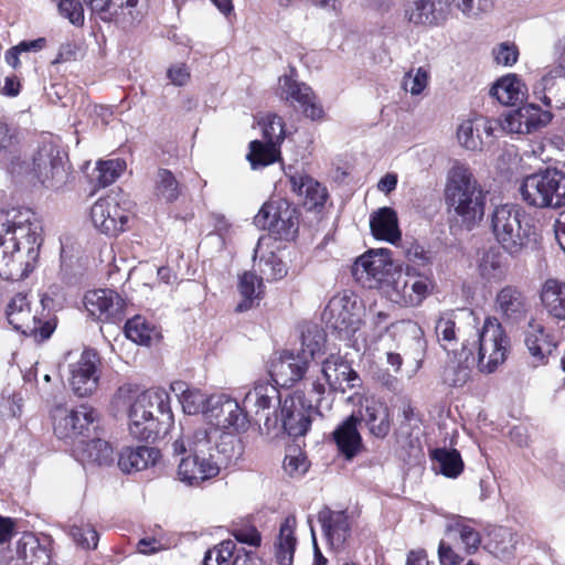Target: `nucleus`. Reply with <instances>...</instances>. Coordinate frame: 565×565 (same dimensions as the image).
<instances>
[{"label": "nucleus", "instance_id": "f257e3e1", "mask_svg": "<svg viewBox=\"0 0 565 565\" xmlns=\"http://www.w3.org/2000/svg\"><path fill=\"white\" fill-rule=\"evenodd\" d=\"M42 225L28 207L0 211V277L19 280L33 269L41 245Z\"/></svg>", "mask_w": 565, "mask_h": 565}, {"label": "nucleus", "instance_id": "f03ea898", "mask_svg": "<svg viewBox=\"0 0 565 565\" xmlns=\"http://www.w3.org/2000/svg\"><path fill=\"white\" fill-rule=\"evenodd\" d=\"M509 340L495 318H487L481 330L472 339H463L458 353V365L448 366L445 381L452 386H462L470 377L473 365L482 373H492L507 359Z\"/></svg>", "mask_w": 565, "mask_h": 565}, {"label": "nucleus", "instance_id": "7ed1b4c3", "mask_svg": "<svg viewBox=\"0 0 565 565\" xmlns=\"http://www.w3.org/2000/svg\"><path fill=\"white\" fill-rule=\"evenodd\" d=\"M118 408L125 409L130 435L143 441H153L160 434V419L154 412L164 417V423L173 420L168 392L160 387L140 391L132 385H122L115 395Z\"/></svg>", "mask_w": 565, "mask_h": 565}, {"label": "nucleus", "instance_id": "20e7f679", "mask_svg": "<svg viewBox=\"0 0 565 565\" xmlns=\"http://www.w3.org/2000/svg\"><path fill=\"white\" fill-rule=\"evenodd\" d=\"M487 193L467 164L456 161L449 169L445 201L451 217L460 226L470 231L482 221Z\"/></svg>", "mask_w": 565, "mask_h": 565}, {"label": "nucleus", "instance_id": "39448f33", "mask_svg": "<svg viewBox=\"0 0 565 565\" xmlns=\"http://www.w3.org/2000/svg\"><path fill=\"white\" fill-rule=\"evenodd\" d=\"M10 171L28 183L58 190L68 180V157L52 140H43L34 150L30 161H12Z\"/></svg>", "mask_w": 565, "mask_h": 565}, {"label": "nucleus", "instance_id": "423d86ee", "mask_svg": "<svg viewBox=\"0 0 565 565\" xmlns=\"http://www.w3.org/2000/svg\"><path fill=\"white\" fill-rule=\"evenodd\" d=\"M489 220L495 242L512 257L523 255L537 243L539 235L532 217L518 204L495 206Z\"/></svg>", "mask_w": 565, "mask_h": 565}, {"label": "nucleus", "instance_id": "0eeeda50", "mask_svg": "<svg viewBox=\"0 0 565 565\" xmlns=\"http://www.w3.org/2000/svg\"><path fill=\"white\" fill-rule=\"evenodd\" d=\"M172 449L174 455H212L214 459L226 463L239 456V440L232 433L221 431L206 424L183 431L172 443Z\"/></svg>", "mask_w": 565, "mask_h": 565}, {"label": "nucleus", "instance_id": "6e6552de", "mask_svg": "<svg viewBox=\"0 0 565 565\" xmlns=\"http://www.w3.org/2000/svg\"><path fill=\"white\" fill-rule=\"evenodd\" d=\"M524 203L535 209H557L565 205V174L557 169H544L526 175L520 185Z\"/></svg>", "mask_w": 565, "mask_h": 565}, {"label": "nucleus", "instance_id": "1a4fd4ad", "mask_svg": "<svg viewBox=\"0 0 565 565\" xmlns=\"http://www.w3.org/2000/svg\"><path fill=\"white\" fill-rule=\"evenodd\" d=\"M40 303L42 306L41 313L32 315L28 295L19 292L12 297L7 306V318L15 330L24 334H33L41 340H46L56 327L55 320L51 318L50 312L53 299L44 294L41 296Z\"/></svg>", "mask_w": 565, "mask_h": 565}, {"label": "nucleus", "instance_id": "9d476101", "mask_svg": "<svg viewBox=\"0 0 565 565\" xmlns=\"http://www.w3.org/2000/svg\"><path fill=\"white\" fill-rule=\"evenodd\" d=\"M254 223L280 239L295 237L299 226L298 210L285 199H271L263 204L254 217Z\"/></svg>", "mask_w": 565, "mask_h": 565}, {"label": "nucleus", "instance_id": "9b49d317", "mask_svg": "<svg viewBox=\"0 0 565 565\" xmlns=\"http://www.w3.org/2000/svg\"><path fill=\"white\" fill-rule=\"evenodd\" d=\"M313 412L305 396L296 393L284 398L280 411H275L274 417L267 416L264 426L268 431L281 426L289 436H303L310 428Z\"/></svg>", "mask_w": 565, "mask_h": 565}, {"label": "nucleus", "instance_id": "f8f14e48", "mask_svg": "<svg viewBox=\"0 0 565 565\" xmlns=\"http://www.w3.org/2000/svg\"><path fill=\"white\" fill-rule=\"evenodd\" d=\"M262 127L264 141H252L246 156L253 169L274 163L279 156V145L285 138L284 120L277 115H267Z\"/></svg>", "mask_w": 565, "mask_h": 565}, {"label": "nucleus", "instance_id": "ddd939ff", "mask_svg": "<svg viewBox=\"0 0 565 565\" xmlns=\"http://www.w3.org/2000/svg\"><path fill=\"white\" fill-rule=\"evenodd\" d=\"M431 290L433 281L425 271L406 266L405 271L394 280L390 297L401 306L415 307L420 305Z\"/></svg>", "mask_w": 565, "mask_h": 565}, {"label": "nucleus", "instance_id": "4468645a", "mask_svg": "<svg viewBox=\"0 0 565 565\" xmlns=\"http://www.w3.org/2000/svg\"><path fill=\"white\" fill-rule=\"evenodd\" d=\"M213 426L225 433H239L247 430L249 422L247 414L236 399L225 394L210 395V407L205 416Z\"/></svg>", "mask_w": 565, "mask_h": 565}, {"label": "nucleus", "instance_id": "2eb2a0df", "mask_svg": "<svg viewBox=\"0 0 565 565\" xmlns=\"http://www.w3.org/2000/svg\"><path fill=\"white\" fill-rule=\"evenodd\" d=\"M394 265L387 248L370 249L352 266V275L366 288H377L391 276Z\"/></svg>", "mask_w": 565, "mask_h": 565}, {"label": "nucleus", "instance_id": "dca6fc26", "mask_svg": "<svg viewBox=\"0 0 565 565\" xmlns=\"http://www.w3.org/2000/svg\"><path fill=\"white\" fill-rule=\"evenodd\" d=\"M130 212L121 206L116 195L97 200L90 209V220L102 233L116 236L127 228Z\"/></svg>", "mask_w": 565, "mask_h": 565}, {"label": "nucleus", "instance_id": "f3484780", "mask_svg": "<svg viewBox=\"0 0 565 565\" xmlns=\"http://www.w3.org/2000/svg\"><path fill=\"white\" fill-rule=\"evenodd\" d=\"M96 412L87 406L67 408L57 405L52 411L54 434L60 439H73L83 435L96 419Z\"/></svg>", "mask_w": 565, "mask_h": 565}, {"label": "nucleus", "instance_id": "a211bd4d", "mask_svg": "<svg viewBox=\"0 0 565 565\" xmlns=\"http://www.w3.org/2000/svg\"><path fill=\"white\" fill-rule=\"evenodd\" d=\"M98 363L97 353L93 350H85L76 362L70 364L68 382L77 396H89L97 390Z\"/></svg>", "mask_w": 565, "mask_h": 565}, {"label": "nucleus", "instance_id": "6ab92c4d", "mask_svg": "<svg viewBox=\"0 0 565 565\" xmlns=\"http://www.w3.org/2000/svg\"><path fill=\"white\" fill-rule=\"evenodd\" d=\"M178 466L179 480L189 486H200L202 482L216 477L223 462L212 455L200 456L191 452L182 455Z\"/></svg>", "mask_w": 565, "mask_h": 565}, {"label": "nucleus", "instance_id": "aec40b11", "mask_svg": "<svg viewBox=\"0 0 565 565\" xmlns=\"http://www.w3.org/2000/svg\"><path fill=\"white\" fill-rule=\"evenodd\" d=\"M552 111L535 104H525L505 116L503 128L512 134H531L552 120Z\"/></svg>", "mask_w": 565, "mask_h": 565}, {"label": "nucleus", "instance_id": "412c9836", "mask_svg": "<svg viewBox=\"0 0 565 565\" xmlns=\"http://www.w3.org/2000/svg\"><path fill=\"white\" fill-rule=\"evenodd\" d=\"M84 305L97 320L116 321L121 319L125 301L115 290L97 289L85 295Z\"/></svg>", "mask_w": 565, "mask_h": 565}, {"label": "nucleus", "instance_id": "4be33fe9", "mask_svg": "<svg viewBox=\"0 0 565 565\" xmlns=\"http://www.w3.org/2000/svg\"><path fill=\"white\" fill-rule=\"evenodd\" d=\"M362 310V303H356L344 296L330 301L326 316L328 317V322L334 329L347 334H353L361 326Z\"/></svg>", "mask_w": 565, "mask_h": 565}, {"label": "nucleus", "instance_id": "5701e85b", "mask_svg": "<svg viewBox=\"0 0 565 565\" xmlns=\"http://www.w3.org/2000/svg\"><path fill=\"white\" fill-rule=\"evenodd\" d=\"M279 85L281 97L287 102L297 103L306 117L312 120L323 117V108L310 86L287 75L279 78Z\"/></svg>", "mask_w": 565, "mask_h": 565}, {"label": "nucleus", "instance_id": "b1692460", "mask_svg": "<svg viewBox=\"0 0 565 565\" xmlns=\"http://www.w3.org/2000/svg\"><path fill=\"white\" fill-rule=\"evenodd\" d=\"M533 95L548 109H562L565 107V72L555 68L544 75L533 86Z\"/></svg>", "mask_w": 565, "mask_h": 565}, {"label": "nucleus", "instance_id": "393cba45", "mask_svg": "<svg viewBox=\"0 0 565 565\" xmlns=\"http://www.w3.org/2000/svg\"><path fill=\"white\" fill-rule=\"evenodd\" d=\"M448 13L449 0H414L405 9V19L416 25H437Z\"/></svg>", "mask_w": 565, "mask_h": 565}, {"label": "nucleus", "instance_id": "a878e982", "mask_svg": "<svg viewBox=\"0 0 565 565\" xmlns=\"http://www.w3.org/2000/svg\"><path fill=\"white\" fill-rule=\"evenodd\" d=\"M321 372L334 391L345 392L347 388H355L360 386V377L358 373L343 358L339 355H330L322 365Z\"/></svg>", "mask_w": 565, "mask_h": 565}, {"label": "nucleus", "instance_id": "bb28decb", "mask_svg": "<svg viewBox=\"0 0 565 565\" xmlns=\"http://www.w3.org/2000/svg\"><path fill=\"white\" fill-rule=\"evenodd\" d=\"M308 364L290 351H284L271 362L270 376L276 384L290 386L301 380L308 370Z\"/></svg>", "mask_w": 565, "mask_h": 565}, {"label": "nucleus", "instance_id": "cd10ccee", "mask_svg": "<svg viewBox=\"0 0 565 565\" xmlns=\"http://www.w3.org/2000/svg\"><path fill=\"white\" fill-rule=\"evenodd\" d=\"M359 422H363L372 436L385 438L391 431V414L388 406L375 398H365L360 411Z\"/></svg>", "mask_w": 565, "mask_h": 565}, {"label": "nucleus", "instance_id": "c85d7f7f", "mask_svg": "<svg viewBox=\"0 0 565 565\" xmlns=\"http://www.w3.org/2000/svg\"><path fill=\"white\" fill-rule=\"evenodd\" d=\"M318 520L331 547L341 548L351 531L348 515L343 511L324 508L319 512Z\"/></svg>", "mask_w": 565, "mask_h": 565}, {"label": "nucleus", "instance_id": "c756f323", "mask_svg": "<svg viewBox=\"0 0 565 565\" xmlns=\"http://www.w3.org/2000/svg\"><path fill=\"white\" fill-rule=\"evenodd\" d=\"M370 227L376 239L391 244L401 239L397 214L392 207L384 206L373 212L370 216Z\"/></svg>", "mask_w": 565, "mask_h": 565}, {"label": "nucleus", "instance_id": "7c9ffc66", "mask_svg": "<svg viewBox=\"0 0 565 565\" xmlns=\"http://www.w3.org/2000/svg\"><path fill=\"white\" fill-rule=\"evenodd\" d=\"M282 398L279 390L268 382H257L254 387L249 390L244 397L245 407L255 409V413L265 412L275 407V411H280Z\"/></svg>", "mask_w": 565, "mask_h": 565}, {"label": "nucleus", "instance_id": "2f4dec72", "mask_svg": "<svg viewBox=\"0 0 565 565\" xmlns=\"http://www.w3.org/2000/svg\"><path fill=\"white\" fill-rule=\"evenodd\" d=\"M292 191L303 198V204L309 209L322 206L328 198L327 189L305 173L289 177Z\"/></svg>", "mask_w": 565, "mask_h": 565}, {"label": "nucleus", "instance_id": "473e14b6", "mask_svg": "<svg viewBox=\"0 0 565 565\" xmlns=\"http://www.w3.org/2000/svg\"><path fill=\"white\" fill-rule=\"evenodd\" d=\"M525 344L531 355L537 363H545L548 355L556 349V341L551 334L545 333L544 327L532 320L525 332Z\"/></svg>", "mask_w": 565, "mask_h": 565}, {"label": "nucleus", "instance_id": "72a5a7b5", "mask_svg": "<svg viewBox=\"0 0 565 565\" xmlns=\"http://www.w3.org/2000/svg\"><path fill=\"white\" fill-rule=\"evenodd\" d=\"M159 458V450L148 446L126 447L119 454L118 466L127 473L141 471L153 466Z\"/></svg>", "mask_w": 565, "mask_h": 565}, {"label": "nucleus", "instance_id": "f704fd0d", "mask_svg": "<svg viewBox=\"0 0 565 565\" xmlns=\"http://www.w3.org/2000/svg\"><path fill=\"white\" fill-rule=\"evenodd\" d=\"M359 418L349 416L333 431V439L338 449L347 459H352L362 447V437L358 430Z\"/></svg>", "mask_w": 565, "mask_h": 565}, {"label": "nucleus", "instance_id": "c9c22d12", "mask_svg": "<svg viewBox=\"0 0 565 565\" xmlns=\"http://www.w3.org/2000/svg\"><path fill=\"white\" fill-rule=\"evenodd\" d=\"M77 460L82 463L109 466L114 461V449L104 439L96 438L88 441L81 440L75 448Z\"/></svg>", "mask_w": 565, "mask_h": 565}, {"label": "nucleus", "instance_id": "e433bc0d", "mask_svg": "<svg viewBox=\"0 0 565 565\" xmlns=\"http://www.w3.org/2000/svg\"><path fill=\"white\" fill-rule=\"evenodd\" d=\"M297 520L295 515H288L280 524L279 534L275 542V556L279 565H292L297 546L295 530Z\"/></svg>", "mask_w": 565, "mask_h": 565}, {"label": "nucleus", "instance_id": "4c0bfd02", "mask_svg": "<svg viewBox=\"0 0 565 565\" xmlns=\"http://www.w3.org/2000/svg\"><path fill=\"white\" fill-rule=\"evenodd\" d=\"M171 390L177 394L182 409L185 414H207L210 407V395L199 388H191L186 383L177 381L171 384Z\"/></svg>", "mask_w": 565, "mask_h": 565}, {"label": "nucleus", "instance_id": "58836bf2", "mask_svg": "<svg viewBox=\"0 0 565 565\" xmlns=\"http://www.w3.org/2000/svg\"><path fill=\"white\" fill-rule=\"evenodd\" d=\"M49 550L32 534L23 535L17 544V565H50Z\"/></svg>", "mask_w": 565, "mask_h": 565}, {"label": "nucleus", "instance_id": "ea45409f", "mask_svg": "<svg viewBox=\"0 0 565 565\" xmlns=\"http://www.w3.org/2000/svg\"><path fill=\"white\" fill-rule=\"evenodd\" d=\"M86 6L104 21L122 19L127 21L126 14L134 20L131 9L138 3V0H83Z\"/></svg>", "mask_w": 565, "mask_h": 565}, {"label": "nucleus", "instance_id": "a19ab883", "mask_svg": "<svg viewBox=\"0 0 565 565\" xmlns=\"http://www.w3.org/2000/svg\"><path fill=\"white\" fill-rule=\"evenodd\" d=\"M490 93L500 104L514 106L525 99L526 88L516 75H507L497 81Z\"/></svg>", "mask_w": 565, "mask_h": 565}, {"label": "nucleus", "instance_id": "79ce46f5", "mask_svg": "<svg viewBox=\"0 0 565 565\" xmlns=\"http://www.w3.org/2000/svg\"><path fill=\"white\" fill-rule=\"evenodd\" d=\"M499 311L509 320L516 321L526 312V298L515 287L507 286L497 295Z\"/></svg>", "mask_w": 565, "mask_h": 565}, {"label": "nucleus", "instance_id": "37998d69", "mask_svg": "<svg viewBox=\"0 0 565 565\" xmlns=\"http://www.w3.org/2000/svg\"><path fill=\"white\" fill-rule=\"evenodd\" d=\"M516 545L515 534L511 529L498 526L488 533V541L486 543L487 550L498 558H510Z\"/></svg>", "mask_w": 565, "mask_h": 565}, {"label": "nucleus", "instance_id": "c03bdc74", "mask_svg": "<svg viewBox=\"0 0 565 565\" xmlns=\"http://www.w3.org/2000/svg\"><path fill=\"white\" fill-rule=\"evenodd\" d=\"M263 278L250 271H245L239 276L238 290L242 301L236 306V311L244 312L256 306L255 301L259 300L263 290Z\"/></svg>", "mask_w": 565, "mask_h": 565}, {"label": "nucleus", "instance_id": "a18cd8bd", "mask_svg": "<svg viewBox=\"0 0 565 565\" xmlns=\"http://www.w3.org/2000/svg\"><path fill=\"white\" fill-rule=\"evenodd\" d=\"M541 299L547 312L559 319H565V284L548 279L543 286Z\"/></svg>", "mask_w": 565, "mask_h": 565}, {"label": "nucleus", "instance_id": "49530a36", "mask_svg": "<svg viewBox=\"0 0 565 565\" xmlns=\"http://www.w3.org/2000/svg\"><path fill=\"white\" fill-rule=\"evenodd\" d=\"M126 337L135 343L150 345L152 341L160 338V332L154 324L141 316H135L125 324Z\"/></svg>", "mask_w": 565, "mask_h": 565}, {"label": "nucleus", "instance_id": "de8ad7c7", "mask_svg": "<svg viewBox=\"0 0 565 565\" xmlns=\"http://www.w3.org/2000/svg\"><path fill=\"white\" fill-rule=\"evenodd\" d=\"M324 343L326 334L323 330L317 326L309 327L301 334V349L297 354L309 365L310 361L323 352Z\"/></svg>", "mask_w": 565, "mask_h": 565}, {"label": "nucleus", "instance_id": "09e8293b", "mask_svg": "<svg viewBox=\"0 0 565 565\" xmlns=\"http://www.w3.org/2000/svg\"><path fill=\"white\" fill-rule=\"evenodd\" d=\"M153 193L158 200L172 203L181 194V186L170 170L159 169L154 178Z\"/></svg>", "mask_w": 565, "mask_h": 565}, {"label": "nucleus", "instance_id": "8fccbe9b", "mask_svg": "<svg viewBox=\"0 0 565 565\" xmlns=\"http://www.w3.org/2000/svg\"><path fill=\"white\" fill-rule=\"evenodd\" d=\"M454 315L451 312L443 313L436 322L435 332L438 342L446 351H452L456 362L458 363V351L455 349L457 343V332Z\"/></svg>", "mask_w": 565, "mask_h": 565}, {"label": "nucleus", "instance_id": "3c124183", "mask_svg": "<svg viewBox=\"0 0 565 565\" xmlns=\"http://www.w3.org/2000/svg\"><path fill=\"white\" fill-rule=\"evenodd\" d=\"M433 458L438 463L436 469L448 478H457L463 470V461L456 449H436Z\"/></svg>", "mask_w": 565, "mask_h": 565}, {"label": "nucleus", "instance_id": "603ef678", "mask_svg": "<svg viewBox=\"0 0 565 565\" xmlns=\"http://www.w3.org/2000/svg\"><path fill=\"white\" fill-rule=\"evenodd\" d=\"M457 138L459 143L470 151H482L487 146V141L482 135L479 134L477 120L468 119L460 124L457 130Z\"/></svg>", "mask_w": 565, "mask_h": 565}, {"label": "nucleus", "instance_id": "864d4df0", "mask_svg": "<svg viewBox=\"0 0 565 565\" xmlns=\"http://www.w3.org/2000/svg\"><path fill=\"white\" fill-rule=\"evenodd\" d=\"M493 0H449V9L454 8L469 20H480L493 9Z\"/></svg>", "mask_w": 565, "mask_h": 565}, {"label": "nucleus", "instance_id": "5fc2aeb1", "mask_svg": "<svg viewBox=\"0 0 565 565\" xmlns=\"http://www.w3.org/2000/svg\"><path fill=\"white\" fill-rule=\"evenodd\" d=\"M448 532L459 535L467 554L475 553L480 544V533L465 520L458 519L448 525Z\"/></svg>", "mask_w": 565, "mask_h": 565}, {"label": "nucleus", "instance_id": "6e6d98bb", "mask_svg": "<svg viewBox=\"0 0 565 565\" xmlns=\"http://www.w3.org/2000/svg\"><path fill=\"white\" fill-rule=\"evenodd\" d=\"M236 544L226 540L207 550L203 558V565H232Z\"/></svg>", "mask_w": 565, "mask_h": 565}, {"label": "nucleus", "instance_id": "4d7b16f0", "mask_svg": "<svg viewBox=\"0 0 565 565\" xmlns=\"http://www.w3.org/2000/svg\"><path fill=\"white\" fill-rule=\"evenodd\" d=\"M126 168V163L119 159L107 160L104 162H99L96 168V181L99 186H107L115 182L117 178L121 174L124 169Z\"/></svg>", "mask_w": 565, "mask_h": 565}, {"label": "nucleus", "instance_id": "13d9d810", "mask_svg": "<svg viewBox=\"0 0 565 565\" xmlns=\"http://www.w3.org/2000/svg\"><path fill=\"white\" fill-rule=\"evenodd\" d=\"M480 274L488 280H500L504 276V264L499 253L488 252L479 265Z\"/></svg>", "mask_w": 565, "mask_h": 565}, {"label": "nucleus", "instance_id": "bf43d9fd", "mask_svg": "<svg viewBox=\"0 0 565 565\" xmlns=\"http://www.w3.org/2000/svg\"><path fill=\"white\" fill-rule=\"evenodd\" d=\"M429 72L425 67L412 68L407 72L402 82V86L413 96L419 95L428 85Z\"/></svg>", "mask_w": 565, "mask_h": 565}, {"label": "nucleus", "instance_id": "052dcab7", "mask_svg": "<svg viewBox=\"0 0 565 565\" xmlns=\"http://www.w3.org/2000/svg\"><path fill=\"white\" fill-rule=\"evenodd\" d=\"M309 469L307 457L297 448H292L285 456L284 470L291 478L302 477Z\"/></svg>", "mask_w": 565, "mask_h": 565}, {"label": "nucleus", "instance_id": "680f3d73", "mask_svg": "<svg viewBox=\"0 0 565 565\" xmlns=\"http://www.w3.org/2000/svg\"><path fill=\"white\" fill-rule=\"evenodd\" d=\"M70 535L73 541L83 548H96L98 544V533L90 524L71 526Z\"/></svg>", "mask_w": 565, "mask_h": 565}, {"label": "nucleus", "instance_id": "e2e57ef3", "mask_svg": "<svg viewBox=\"0 0 565 565\" xmlns=\"http://www.w3.org/2000/svg\"><path fill=\"white\" fill-rule=\"evenodd\" d=\"M57 9L58 13L73 25H84V8L79 0H57Z\"/></svg>", "mask_w": 565, "mask_h": 565}, {"label": "nucleus", "instance_id": "0e129e2a", "mask_svg": "<svg viewBox=\"0 0 565 565\" xmlns=\"http://www.w3.org/2000/svg\"><path fill=\"white\" fill-rule=\"evenodd\" d=\"M259 270L269 280H279L287 275V267L285 263L279 259L274 253H270L266 259L259 260Z\"/></svg>", "mask_w": 565, "mask_h": 565}, {"label": "nucleus", "instance_id": "69168bd1", "mask_svg": "<svg viewBox=\"0 0 565 565\" xmlns=\"http://www.w3.org/2000/svg\"><path fill=\"white\" fill-rule=\"evenodd\" d=\"M232 535L236 541L254 547L259 546L262 542L260 533L253 525H235L232 529Z\"/></svg>", "mask_w": 565, "mask_h": 565}, {"label": "nucleus", "instance_id": "338daca9", "mask_svg": "<svg viewBox=\"0 0 565 565\" xmlns=\"http://www.w3.org/2000/svg\"><path fill=\"white\" fill-rule=\"evenodd\" d=\"M20 141V131L15 126L0 120V152L12 150Z\"/></svg>", "mask_w": 565, "mask_h": 565}, {"label": "nucleus", "instance_id": "774afa93", "mask_svg": "<svg viewBox=\"0 0 565 565\" xmlns=\"http://www.w3.org/2000/svg\"><path fill=\"white\" fill-rule=\"evenodd\" d=\"M493 56L497 64L512 66L518 61L519 51L514 44L501 43L493 49Z\"/></svg>", "mask_w": 565, "mask_h": 565}]
</instances>
